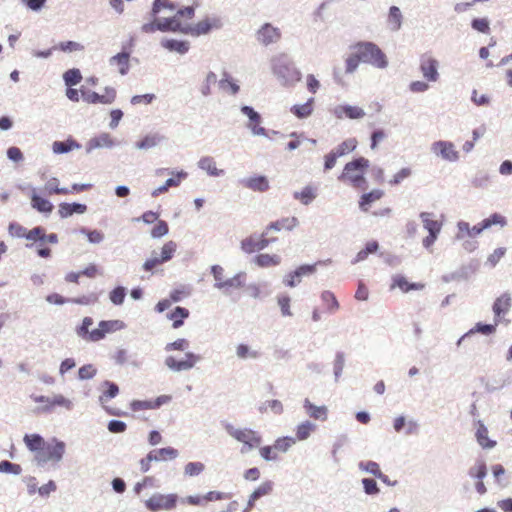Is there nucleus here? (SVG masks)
Instances as JSON below:
<instances>
[{"label": "nucleus", "instance_id": "obj_1", "mask_svg": "<svg viewBox=\"0 0 512 512\" xmlns=\"http://www.w3.org/2000/svg\"><path fill=\"white\" fill-rule=\"evenodd\" d=\"M298 225V219L296 217H286L279 219L275 222L270 223L265 231L260 235H250L249 237L243 239L241 241V248L244 252L250 254L256 251H261L268 247L271 243H274L277 238L269 237V232L271 230L281 231V230H292Z\"/></svg>", "mask_w": 512, "mask_h": 512}, {"label": "nucleus", "instance_id": "obj_2", "mask_svg": "<svg viewBox=\"0 0 512 512\" xmlns=\"http://www.w3.org/2000/svg\"><path fill=\"white\" fill-rule=\"evenodd\" d=\"M370 161L365 157H358L347 162L338 176L340 182L351 185L355 189L364 190L367 187L366 172Z\"/></svg>", "mask_w": 512, "mask_h": 512}, {"label": "nucleus", "instance_id": "obj_3", "mask_svg": "<svg viewBox=\"0 0 512 512\" xmlns=\"http://www.w3.org/2000/svg\"><path fill=\"white\" fill-rule=\"evenodd\" d=\"M354 46L361 62L372 64L378 68H384L387 65L386 56L377 45L371 42H360Z\"/></svg>", "mask_w": 512, "mask_h": 512}, {"label": "nucleus", "instance_id": "obj_4", "mask_svg": "<svg viewBox=\"0 0 512 512\" xmlns=\"http://www.w3.org/2000/svg\"><path fill=\"white\" fill-rule=\"evenodd\" d=\"M64 452L65 444L63 442H45L41 450L35 454L34 458L38 464H45L47 462H59L62 459Z\"/></svg>", "mask_w": 512, "mask_h": 512}, {"label": "nucleus", "instance_id": "obj_5", "mask_svg": "<svg viewBox=\"0 0 512 512\" xmlns=\"http://www.w3.org/2000/svg\"><path fill=\"white\" fill-rule=\"evenodd\" d=\"M226 431L230 436H232L237 441L243 443L249 449H253L260 446L262 442L261 435L252 429H236L232 425L228 424L226 425Z\"/></svg>", "mask_w": 512, "mask_h": 512}, {"label": "nucleus", "instance_id": "obj_6", "mask_svg": "<svg viewBox=\"0 0 512 512\" xmlns=\"http://www.w3.org/2000/svg\"><path fill=\"white\" fill-rule=\"evenodd\" d=\"M178 497L176 494L155 493L145 501V507L151 512L161 510H171L177 504Z\"/></svg>", "mask_w": 512, "mask_h": 512}, {"label": "nucleus", "instance_id": "obj_7", "mask_svg": "<svg viewBox=\"0 0 512 512\" xmlns=\"http://www.w3.org/2000/svg\"><path fill=\"white\" fill-rule=\"evenodd\" d=\"M83 101L89 104H111L116 98V90L112 87H106L103 94H98L86 88L80 89Z\"/></svg>", "mask_w": 512, "mask_h": 512}, {"label": "nucleus", "instance_id": "obj_8", "mask_svg": "<svg viewBox=\"0 0 512 512\" xmlns=\"http://www.w3.org/2000/svg\"><path fill=\"white\" fill-rule=\"evenodd\" d=\"M124 328V323L121 320H103L98 324V328L90 332L88 341L97 342L102 340L107 333L116 332Z\"/></svg>", "mask_w": 512, "mask_h": 512}, {"label": "nucleus", "instance_id": "obj_9", "mask_svg": "<svg viewBox=\"0 0 512 512\" xmlns=\"http://www.w3.org/2000/svg\"><path fill=\"white\" fill-rule=\"evenodd\" d=\"M221 23L217 18H205L191 26H184V33L191 36H200L208 34L213 29H218Z\"/></svg>", "mask_w": 512, "mask_h": 512}, {"label": "nucleus", "instance_id": "obj_10", "mask_svg": "<svg viewBox=\"0 0 512 512\" xmlns=\"http://www.w3.org/2000/svg\"><path fill=\"white\" fill-rule=\"evenodd\" d=\"M282 37L279 28L270 23L263 24L256 32V39L264 46L277 43Z\"/></svg>", "mask_w": 512, "mask_h": 512}, {"label": "nucleus", "instance_id": "obj_11", "mask_svg": "<svg viewBox=\"0 0 512 512\" xmlns=\"http://www.w3.org/2000/svg\"><path fill=\"white\" fill-rule=\"evenodd\" d=\"M431 150L435 155L449 162H455L459 159V152L450 141H436L432 144Z\"/></svg>", "mask_w": 512, "mask_h": 512}, {"label": "nucleus", "instance_id": "obj_12", "mask_svg": "<svg viewBox=\"0 0 512 512\" xmlns=\"http://www.w3.org/2000/svg\"><path fill=\"white\" fill-rule=\"evenodd\" d=\"M200 357L193 353H186L184 359L177 360L173 356H168L165 359L166 366L173 371L189 370L195 366Z\"/></svg>", "mask_w": 512, "mask_h": 512}, {"label": "nucleus", "instance_id": "obj_13", "mask_svg": "<svg viewBox=\"0 0 512 512\" xmlns=\"http://www.w3.org/2000/svg\"><path fill=\"white\" fill-rule=\"evenodd\" d=\"M171 396L161 395L155 400H135L131 403V409L133 411L157 409L160 406L167 404L171 401Z\"/></svg>", "mask_w": 512, "mask_h": 512}, {"label": "nucleus", "instance_id": "obj_14", "mask_svg": "<svg viewBox=\"0 0 512 512\" xmlns=\"http://www.w3.org/2000/svg\"><path fill=\"white\" fill-rule=\"evenodd\" d=\"M438 62L430 56H423L421 58L420 69L423 76L428 81H436L438 79Z\"/></svg>", "mask_w": 512, "mask_h": 512}, {"label": "nucleus", "instance_id": "obj_15", "mask_svg": "<svg viewBox=\"0 0 512 512\" xmlns=\"http://www.w3.org/2000/svg\"><path fill=\"white\" fill-rule=\"evenodd\" d=\"M273 490V483L271 481H265L261 483L250 495L247 507L244 512H249L255 505V502L266 495H269Z\"/></svg>", "mask_w": 512, "mask_h": 512}, {"label": "nucleus", "instance_id": "obj_16", "mask_svg": "<svg viewBox=\"0 0 512 512\" xmlns=\"http://www.w3.org/2000/svg\"><path fill=\"white\" fill-rule=\"evenodd\" d=\"M384 196V191L381 189H373L370 192L364 193L359 199V209L363 212H368L371 205L380 200Z\"/></svg>", "mask_w": 512, "mask_h": 512}, {"label": "nucleus", "instance_id": "obj_17", "mask_svg": "<svg viewBox=\"0 0 512 512\" xmlns=\"http://www.w3.org/2000/svg\"><path fill=\"white\" fill-rule=\"evenodd\" d=\"M307 415L315 420L326 421L328 418V409L326 406H316L309 399L304 400L303 404Z\"/></svg>", "mask_w": 512, "mask_h": 512}, {"label": "nucleus", "instance_id": "obj_18", "mask_svg": "<svg viewBox=\"0 0 512 512\" xmlns=\"http://www.w3.org/2000/svg\"><path fill=\"white\" fill-rule=\"evenodd\" d=\"M87 211V206L80 203H61L59 204L58 214L61 218H67L74 213L83 214Z\"/></svg>", "mask_w": 512, "mask_h": 512}, {"label": "nucleus", "instance_id": "obj_19", "mask_svg": "<svg viewBox=\"0 0 512 512\" xmlns=\"http://www.w3.org/2000/svg\"><path fill=\"white\" fill-rule=\"evenodd\" d=\"M336 115L338 118L345 116L349 119H360L365 116V112L358 106L341 105L336 109Z\"/></svg>", "mask_w": 512, "mask_h": 512}, {"label": "nucleus", "instance_id": "obj_20", "mask_svg": "<svg viewBox=\"0 0 512 512\" xmlns=\"http://www.w3.org/2000/svg\"><path fill=\"white\" fill-rule=\"evenodd\" d=\"M189 315L190 312L187 308L177 306L167 314V318L172 321V327L178 329L184 324V320L187 319Z\"/></svg>", "mask_w": 512, "mask_h": 512}, {"label": "nucleus", "instance_id": "obj_21", "mask_svg": "<svg viewBox=\"0 0 512 512\" xmlns=\"http://www.w3.org/2000/svg\"><path fill=\"white\" fill-rule=\"evenodd\" d=\"M129 60L130 53L121 52L111 57L109 62L111 65H114L118 68V71L121 75H126L130 68Z\"/></svg>", "mask_w": 512, "mask_h": 512}, {"label": "nucleus", "instance_id": "obj_22", "mask_svg": "<svg viewBox=\"0 0 512 512\" xmlns=\"http://www.w3.org/2000/svg\"><path fill=\"white\" fill-rule=\"evenodd\" d=\"M476 439L478 444L484 449L493 448L496 442L488 437V429L482 421L477 422Z\"/></svg>", "mask_w": 512, "mask_h": 512}, {"label": "nucleus", "instance_id": "obj_23", "mask_svg": "<svg viewBox=\"0 0 512 512\" xmlns=\"http://www.w3.org/2000/svg\"><path fill=\"white\" fill-rule=\"evenodd\" d=\"M398 287L402 292H409L410 290H422L425 285L423 283H410L404 276L396 275L393 278L391 288Z\"/></svg>", "mask_w": 512, "mask_h": 512}, {"label": "nucleus", "instance_id": "obj_24", "mask_svg": "<svg viewBox=\"0 0 512 512\" xmlns=\"http://www.w3.org/2000/svg\"><path fill=\"white\" fill-rule=\"evenodd\" d=\"M242 112L247 115L250 119V126L254 134L263 135L265 134V129L260 126V116L257 112H255L251 107L244 106L242 108Z\"/></svg>", "mask_w": 512, "mask_h": 512}, {"label": "nucleus", "instance_id": "obj_25", "mask_svg": "<svg viewBox=\"0 0 512 512\" xmlns=\"http://www.w3.org/2000/svg\"><path fill=\"white\" fill-rule=\"evenodd\" d=\"M31 206L38 212L46 214L51 213L54 208L49 200L39 196L35 191L31 194Z\"/></svg>", "mask_w": 512, "mask_h": 512}, {"label": "nucleus", "instance_id": "obj_26", "mask_svg": "<svg viewBox=\"0 0 512 512\" xmlns=\"http://www.w3.org/2000/svg\"><path fill=\"white\" fill-rule=\"evenodd\" d=\"M243 184L245 187H247L253 191H259V192H264V191L268 190V188H269L268 180L264 176H255V177H250V178L244 179Z\"/></svg>", "mask_w": 512, "mask_h": 512}, {"label": "nucleus", "instance_id": "obj_27", "mask_svg": "<svg viewBox=\"0 0 512 512\" xmlns=\"http://www.w3.org/2000/svg\"><path fill=\"white\" fill-rule=\"evenodd\" d=\"M511 307V298L507 293L499 296L494 304H493V312L495 313L496 318H499L502 314L509 311Z\"/></svg>", "mask_w": 512, "mask_h": 512}, {"label": "nucleus", "instance_id": "obj_28", "mask_svg": "<svg viewBox=\"0 0 512 512\" xmlns=\"http://www.w3.org/2000/svg\"><path fill=\"white\" fill-rule=\"evenodd\" d=\"M158 29L162 32H180L184 33V25L177 22L173 17L157 19Z\"/></svg>", "mask_w": 512, "mask_h": 512}, {"label": "nucleus", "instance_id": "obj_29", "mask_svg": "<svg viewBox=\"0 0 512 512\" xmlns=\"http://www.w3.org/2000/svg\"><path fill=\"white\" fill-rule=\"evenodd\" d=\"M55 407H63L67 410L72 408V402L63 395H55L50 398L49 404L42 407L43 412H51Z\"/></svg>", "mask_w": 512, "mask_h": 512}, {"label": "nucleus", "instance_id": "obj_30", "mask_svg": "<svg viewBox=\"0 0 512 512\" xmlns=\"http://www.w3.org/2000/svg\"><path fill=\"white\" fill-rule=\"evenodd\" d=\"M162 47L169 51L184 54L189 50V42L176 39H165L161 42Z\"/></svg>", "mask_w": 512, "mask_h": 512}, {"label": "nucleus", "instance_id": "obj_31", "mask_svg": "<svg viewBox=\"0 0 512 512\" xmlns=\"http://www.w3.org/2000/svg\"><path fill=\"white\" fill-rule=\"evenodd\" d=\"M46 300H47V302H49L51 304H56V305H63L67 302H72V303L81 304V305H87L90 303V300L87 297L76 298V299H66L57 293L49 294L46 297Z\"/></svg>", "mask_w": 512, "mask_h": 512}, {"label": "nucleus", "instance_id": "obj_32", "mask_svg": "<svg viewBox=\"0 0 512 512\" xmlns=\"http://www.w3.org/2000/svg\"><path fill=\"white\" fill-rule=\"evenodd\" d=\"M316 430V425L306 420L296 427V438L295 440L304 441L310 437V435Z\"/></svg>", "mask_w": 512, "mask_h": 512}, {"label": "nucleus", "instance_id": "obj_33", "mask_svg": "<svg viewBox=\"0 0 512 512\" xmlns=\"http://www.w3.org/2000/svg\"><path fill=\"white\" fill-rule=\"evenodd\" d=\"M254 262L262 268L277 266L281 263L280 256L273 254L262 253L255 257Z\"/></svg>", "mask_w": 512, "mask_h": 512}, {"label": "nucleus", "instance_id": "obj_34", "mask_svg": "<svg viewBox=\"0 0 512 512\" xmlns=\"http://www.w3.org/2000/svg\"><path fill=\"white\" fill-rule=\"evenodd\" d=\"M195 16V8L192 6L185 7L183 9H180L176 12V14L173 16V18L179 22L180 24H183L185 26H191L192 20Z\"/></svg>", "mask_w": 512, "mask_h": 512}, {"label": "nucleus", "instance_id": "obj_35", "mask_svg": "<svg viewBox=\"0 0 512 512\" xmlns=\"http://www.w3.org/2000/svg\"><path fill=\"white\" fill-rule=\"evenodd\" d=\"M313 102L314 99L310 98L306 103L301 105H294L291 107L290 111L297 117V118H306L310 116L313 112Z\"/></svg>", "mask_w": 512, "mask_h": 512}, {"label": "nucleus", "instance_id": "obj_36", "mask_svg": "<svg viewBox=\"0 0 512 512\" xmlns=\"http://www.w3.org/2000/svg\"><path fill=\"white\" fill-rule=\"evenodd\" d=\"M151 453L155 461L172 460L178 456V451L172 447L155 449Z\"/></svg>", "mask_w": 512, "mask_h": 512}, {"label": "nucleus", "instance_id": "obj_37", "mask_svg": "<svg viewBox=\"0 0 512 512\" xmlns=\"http://www.w3.org/2000/svg\"><path fill=\"white\" fill-rule=\"evenodd\" d=\"M79 147L80 145L75 140L67 139L66 141H55L52 145V150L56 154H63Z\"/></svg>", "mask_w": 512, "mask_h": 512}, {"label": "nucleus", "instance_id": "obj_38", "mask_svg": "<svg viewBox=\"0 0 512 512\" xmlns=\"http://www.w3.org/2000/svg\"><path fill=\"white\" fill-rule=\"evenodd\" d=\"M24 442L27 446V448L34 452L35 454L38 453L39 450L43 447L45 444L44 439L38 435V434H27L24 436Z\"/></svg>", "mask_w": 512, "mask_h": 512}, {"label": "nucleus", "instance_id": "obj_39", "mask_svg": "<svg viewBox=\"0 0 512 512\" xmlns=\"http://www.w3.org/2000/svg\"><path fill=\"white\" fill-rule=\"evenodd\" d=\"M431 216H432V214L428 213V212H422L420 214L424 228L429 233H438L439 234L441 231L442 224L439 221L432 219Z\"/></svg>", "mask_w": 512, "mask_h": 512}, {"label": "nucleus", "instance_id": "obj_40", "mask_svg": "<svg viewBox=\"0 0 512 512\" xmlns=\"http://www.w3.org/2000/svg\"><path fill=\"white\" fill-rule=\"evenodd\" d=\"M290 70L295 72L297 74V79H299V72L295 71L294 68L292 67V64L286 61L285 58L279 57L274 60L273 71L275 74L279 76H284L285 72H289Z\"/></svg>", "mask_w": 512, "mask_h": 512}, {"label": "nucleus", "instance_id": "obj_41", "mask_svg": "<svg viewBox=\"0 0 512 512\" xmlns=\"http://www.w3.org/2000/svg\"><path fill=\"white\" fill-rule=\"evenodd\" d=\"M357 146V141L354 138L347 139L337 145L332 151L336 154V156L342 157L344 155H347L355 150Z\"/></svg>", "mask_w": 512, "mask_h": 512}, {"label": "nucleus", "instance_id": "obj_42", "mask_svg": "<svg viewBox=\"0 0 512 512\" xmlns=\"http://www.w3.org/2000/svg\"><path fill=\"white\" fill-rule=\"evenodd\" d=\"M44 189L48 195H53V194L68 195V194H70V190L68 188H61L59 186V180L57 178L49 179L47 181V183L45 184Z\"/></svg>", "mask_w": 512, "mask_h": 512}, {"label": "nucleus", "instance_id": "obj_43", "mask_svg": "<svg viewBox=\"0 0 512 512\" xmlns=\"http://www.w3.org/2000/svg\"><path fill=\"white\" fill-rule=\"evenodd\" d=\"M316 197L315 188L306 186L301 191L294 193V198L299 200L304 205L311 203Z\"/></svg>", "mask_w": 512, "mask_h": 512}, {"label": "nucleus", "instance_id": "obj_44", "mask_svg": "<svg viewBox=\"0 0 512 512\" xmlns=\"http://www.w3.org/2000/svg\"><path fill=\"white\" fill-rule=\"evenodd\" d=\"M361 63L360 56L356 51L355 46L352 47V52L345 59V72L348 74L353 73Z\"/></svg>", "mask_w": 512, "mask_h": 512}, {"label": "nucleus", "instance_id": "obj_45", "mask_svg": "<svg viewBox=\"0 0 512 512\" xmlns=\"http://www.w3.org/2000/svg\"><path fill=\"white\" fill-rule=\"evenodd\" d=\"M402 14L398 7L392 6L389 10L388 23L392 30H398L401 27Z\"/></svg>", "mask_w": 512, "mask_h": 512}, {"label": "nucleus", "instance_id": "obj_46", "mask_svg": "<svg viewBox=\"0 0 512 512\" xmlns=\"http://www.w3.org/2000/svg\"><path fill=\"white\" fill-rule=\"evenodd\" d=\"M321 299L328 311L335 312L339 309V302L336 299V296L334 295V293H332L330 291H324L321 294Z\"/></svg>", "mask_w": 512, "mask_h": 512}, {"label": "nucleus", "instance_id": "obj_47", "mask_svg": "<svg viewBox=\"0 0 512 512\" xmlns=\"http://www.w3.org/2000/svg\"><path fill=\"white\" fill-rule=\"evenodd\" d=\"M219 87L225 92H230L235 95L239 91V86L232 80V78L225 73L224 77L219 81Z\"/></svg>", "mask_w": 512, "mask_h": 512}, {"label": "nucleus", "instance_id": "obj_48", "mask_svg": "<svg viewBox=\"0 0 512 512\" xmlns=\"http://www.w3.org/2000/svg\"><path fill=\"white\" fill-rule=\"evenodd\" d=\"M296 443V440L293 437H280L275 440L274 446L276 450L282 453L287 452L294 444Z\"/></svg>", "mask_w": 512, "mask_h": 512}, {"label": "nucleus", "instance_id": "obj_49", "mask_svg": "<svg viewBox=\"0 0 512 512\" xmlns=\"http://www.w3.org/2000/svg\"><path fill=\"white\" fill-rule=\"evenodd\" d=\"M63 79L67 86H74L80 83L82 75L78 69H69L64 73Z\"/></svg>", "mask_w": 512, "mask_h": 512}, {"label": "nucleus", "instance_id": "obj_50", "mask_svg": "<svg viewBox=\"0 0 512 512\" xmlns=\"http://www.w3.org/2000/svg\"><path fill=\"white\" fill-rule=\"evenodd\" d=\"M199 167L205 171H207L208 174L217 176L219 175V172L216 167V163L213 158L211 157H204L199 161Z\"/></svg>", "mask_w": 512, "mask_h": 512}, {"label": "nucleus", "instance_id": "obj_51", "mask_svg": "<svg viewBox=\"0 0 512 512\" xmlns=\"http://www.w3.org/2000/svg\"><path fill=\"white\" fill-rule=\"evenodd\" d=\"M177 245L174 241L166 242L161 248V261L167 262L172 259L174 253L176 252Z\"/></svg>", "mask_w": 512, "mask_h": 512}, {"label": "nucleus", "instance_id": "obj_52", "mask_svg": "<svg viewBox=\"0 0 512 512\" xmlns=\"http://www.w3.org/2000/svg\"><path fill=\"white\" fill-rule=\"evenodd\" d=\"M261 457L266 461H275L279 458L278 451L274 445H268L259 449Z\"/></svg>", "mask_w": 512, "mask_h": 512}, {"label": "nucleus", "instance_id": "obj_53", "mask_svg": "<svg viewBox=\"0 0 512 512\" xmlns=\"http://www.w3.org/2000/svg\"><path fill=\"white\" fill-rule=\"evenodd\" d=\"M169 232V227L166 221L157 220L156 225L151 230V236L153 238H160L165 236Z\"/></svg>", "mask_w": 512, "mask_h": 512}, {"label": "nucleus", "instance_id": "obj_54", "mask_svg": "<svg viewBox=\"0 0 512 512\" xmlns=\"http://www.w3.org/2000/svg\"><path fill=\"white\" fill-rule=\"evenodd\" d=\"M126 291L124 287H116L109 294L110 301L115 305H121L124 302Z\"/></svg>", "mask_w": 512, "mask_h": 512}, {"label": "nucleus", "instance_id": "obj_55", "mask_svg": "<svg viewBox=\"0 0 512 512\" xmlns=\"http://www.w3.org/2000/svg\"><path fill=\"white\" fill-rule=\"evenodd\" d=\"M471 26L474 30L484 34L490 32V24L487 18H475L472 20Z\"/></svg>", "mask_w": 512, "mask_h": 512}, {"label": "nucleus", "instance_id": "obj_56", "mask_svg": "<svg viewBox=\"0 0 512 512\" xmlns=\"http://www.w3.org/2000/svg\"><path fill=\"white\" fill-rule=\"evenodd\" d=\"M93 324V319L91 317H85L82 321V324L76 329L78 336L88 341V337L90 335L89 328Z\"/></svg>", "mask_w": 512, "mask_h": 512}, {"label": "nucleus", "instance_id": "obj_57", "mask_svg": "<svg viewBox=\"0 0 512 512\" xmlns=\"http://www.w3.org/2000/svg\"><path fill=\"white\" fill-rule=\"evenodd\" d=\"M55 48L63 52H75L84 49L83 45L75 41L60 42Z\"/></svg>", "mask_w": 512, "mask_h": 512}, {"label": "nucleus", "instance_id": "obj_58", "mask_svg": "<svg viewBox=\"0 0 512 512\" xmlns=\"http://www.w3.org/2000/svg\"><path fill=\"white\" fill-rule=\"evenodd\" d=\"M217 82V76L214 72H209L205 78L204 83L201 85V93L208 96L211 93V86Z\"/></svg>", "mask_w": 512, "mask_h": 512}, {"label": "nucleus", "instance_id": "obj_59", "mask_svg": "<svg viewBox=\"0 0 512 512\" xmlns=\"http://www.w3.org/2000/svg\"><path fill=\"white\" fill-rule=\"evenodd\" d=\"M236 355L240 359L257 358L259 353L257 351L250 350V348L246 344H239L236 347Z\"/></svg>", "mask_w": 512, "mask_h": 512}, {"label": "nucleus", "instance_id": "obj_60", "mask_svg": "<svg viewBox=\"0 0 512 512\" xmlns=\"http://www.w3.org/2000/svg\"><path fill=\"white\" fill-rule=\"evenodd\" d=\"M412 174L410 168L405 167L400 169L397 173L393 175V177L389 180V184L392 186L400 184L403 180L408 178Z\"/></svg>", "mask_w": 512, "mask_h": 512}, {"label": "nucleus", "instance_id": "obj_61", "mask_svg": "<svg viewBox=\"0 0 512 512\" xmlns=\"http://www.w3.org/2000/svg\"><path fill=\"white\" fill-rule=\"evenodd\" d=\"M469 474L473 478L482 480L487 474L486 464L483 461L478 462L474 467L470 469Z\"/></svg>", "mask_w": 512, "mask_h": 512}, {"label": "nucleus", "instance_id": "obj_62", "mask_svg": "<svg viewBox=\"0 0 512 512\" xmlns=\"http://www.w3.org/2000/svg\"><path fill=\"white\" fill-rule=\"evenodd\" d=\"M506 254V248L499 247L496 248L487 258V263L491 267H495L498 262L505 256Z\"/></svg>", "mask_w": 512, "mask_h": 512}, {"label": "nucleus", "instance_id": "obj_63", "mask_svg": "<svg viewBox=\"0 0 512 512\" xmlns=\"http://www.w3.org/2000/svg\"><path fill=\"white\" fill-rule=\"evenodd\" d=\"M45 238H46V234H45L44 228L38 226L31 230H27L25 239L30 240V241H38V240L44 241Z\"/></svg>", "mask_w": 512, "mask_h": 512}, {"label": "nucleus", "instance_id": "obj_64", "mask_svg": "<svg viewBox=\"0 0 512 512\" xmlns=\"http://www.w3.org/2000/svg\"><path fill=\"white\" fill-rule=\"evenodd\" d=\"M205 466L201 462H189L185 465V474L188 476H197L203 472Z\"/></svg>", "mask_w": 512, "mask_h": 512}]
</instances>
